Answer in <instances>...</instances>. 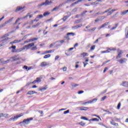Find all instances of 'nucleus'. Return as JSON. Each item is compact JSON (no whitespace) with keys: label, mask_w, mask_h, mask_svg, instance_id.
I'll use <instances>...</instances> for the list:
<instances>
[{"label":"nucleus","mask_w":128,"mask_h":128,"mask_svg":"<svg viewBox=\"0 0 128 128\" xmlns=\"http://www.w3.org/2000/svg\"><path fill=\"white\" fill-rule=\"evenodd\" d=\"M24 116V114H22L18 116H12L11 118H10V119H8V122H16V120H18V118H20L21 116Z\"/></svg>","instance_id":"1"},{"label":"nucleus","mask_w":128,"mask_h":128,"mask_svg":"<svg viewBox=\"0 0 128 128\" xmlns=\"http://www.w3.org/2000/svg\"><path fill=\"white\" fill-rule=\"evenodd\" d=\"M8 40H10V38H6L5 39L0 41V43H1L0 44V48H1V46H6V44H8Z\"/></svg>","instance_id":"2"},{"label":"nucleus","mask_w":128,"mask_h":128,"mask_svg":"<svg viewBox=\"0 0 128 128\" xmlns=\"http://www.w3.org/2000/svg\"><path fill=\"white\" fill-rule=\"evenodd\" d=\"M34 120L33 118H30L28 119H24L22 121V124H24V126H26V125L28 124H30V120Z\"/></svg>","instance_id":"3"},{"label":"nucleus","mask_w":128,"mask_h":128,"mask_svg":"<svg viewBox=\"0 0 128 128\" xmlns=\"http://www.w3.org/2000/svg\"><path fill=\"white\" fill-rule=\"evenodd\" d=\"M20 60V57H18V56L15 55L10 58L8 59V60H10V62H16V60Z\"/></svg>","instance_id":"4"},{"label":"nucleus","mask_w":128,"mask_h":128,"mask_svg":"<svg viewBox=\"0 0 128 128\" xmlns=\"http://www.w3.org/2000/svg\"><path fill=\"white\" fill-rule=\"evenodd\" d=\"M34 46V43L29 44L24 46V48H22V50H28L30 48H32V46Z\"/></svg>","instance_id":"5"},{"label":"nucleus","mask_w":128,"mask_h":128,"mask_svg":"<svg viewBox=\"0 0 128 128\" xmlns=\"http://www.w3.org/2000/svg\"><path fill=\"white\" fill-rule=\"evenodd\" d=\"M106 16H98L96 18V20H94L95 22H102V20H103L106 18Z\"/></svg>","instance_id":"6"},{"label":"nucleus","mask_w":128,"mask_h":128,"mask_svg":"<svg viewBox=\"0 0 128 128\" xmlns=\"http://www.w3.org/2000/svg\"><path fill=\"white\" fill-rule=\"evenodd\" d=\"M118 55L116 56V58H122V54H124V51L118 49Z\"/></svg>","instance_id":"7"},{"label":"nucleus","mask_w":128,"mask_h":128,"mask_svg":"<svg viewBox=\"0 0 128 128\" xmlns=\"http://www.w3.org/2000/svg\"><path fill=\"white\" fill-rule=\"evenodd\" d=\"M10 62V60H4V58H0V62L2 64H8V62Z\"/></svg>","instance_id":"8"},{"label":"nucleus","mask_w":128,"mask_h":128,"mask_svg":"<svg viewBox=\"0 0 128 128\" xmlns=\"http://www.w3.org/2000/svg\"><path fill=\"white\" fill-rule=\"evenodd\" d=\"M52 2H54V0H51L50 1H48V0H46L45 2V6H48L50 4H52Z\"/></svg>","instance_id":"9"},{"label":"nucleus","mask_w":128,"mask_h":128,"mask_svg":"<svg viewBox=\"0 0 128 128\" xmlns=\"http://www.w3.org/2000/svg\"><path fill=\"white\" fill-rule=\"evenodd\" d=\"M48 62H42L40 64V66H42V68H44V66H48Z\"/></svg>","instance_id":"10"},{"label":"nucleus","mask_w":128,"mask_h":128,"mask_svg":"<svg viewBox=\"0 0 128 128\" xmlns=\"http://www.w3.org/2000/svg\"><path fill=\"white\" fill-rule=\"evenodd\" d=\"M126 60H128L126 58H124L122 59L118 60V62H120V64H124V62H126Z\"/></svg>","instance_id":"11"},{"label":"nucleus","mask_w":128,"mask_h":128,"mask_svg":"<svg viewBox=\"0 0 128 128\" xmlns=\"http://www.w3.org/2000/svg\"><path fill=\"white\" fill-rule=\"evenodd\" d=\"M54 50H48L47 51H46L44 53L42 54H52V52H54Z\"/></svg>","instance_id":"12"},{"label":"nucleus","mask_w":128,"mask_h":128,"mask_svg":"<svg viewBox=\"0 0 128 128\" xmlns=\"http://www.w3.org/2000/svg\"><path fill=\"white\" fill-rule=\"evenodd\" d=\"M47 89H48V86L46 85L45 87H44L43 88H40L38 90L40 92H44V90H46Z\"/></svg>","instance_id":"13"},{"label":"nucleus","mask_w":128,"mask_h":128,"mask_svg":"<svg viewBox=\"0 0 128 128\" xmlns=\"http://www.w3.org/2000/svg\"><path fill=\"white\" fill-rule=\"evenodd\" d=\"M62 6V4H60L58 6L52 9V12H54V10H58V8H60Z\"/></svg>","instance_id":"14"},{"label":"nucleus","mask_w":128,"mask_h":128,"mask_svg":"<svg viewBox=\"0 0 128 128\" xmlns=\"http://www.w3.org/2000/svg\"><path fill=\"white\" fill-rule=\"evenodd\" d=\"M110 124L112 126H118V124L114 122V120H112V121L110 122Z\"/></svg>","instance_id":"15"},{"label":"nucleus","mask_w":128,"mask_h":128,"mask_svg":"<svg viewBox=\"0 0 128 128\" xmlns=\"http://www.w3.org/2000/svg\"><path fill=\"white\" fill-rule=\"evenodd\" d=\"M38 40V38H32L29 40H28V42H34V40Z\"/></svg>","instance_id":"16"},{"label":"nucleus","mask_w":128,"mask_h":128,"mask_svg":"<svg viewBox=\"0 0 128 128\" xmlns=\"http://www.w3.org/2000/svg\"><path fill=\"white\" fill-rule=\"evenodd\" d=\"M100 120L98 118H94L88 120V122H99Z\"/></svg>","instance_id":"17"},{"label":"nucleus","mask_w":128,"mask_h":128,"mask_svg":"<svg viewBox=\"0 0 128 128\" xmlns=\"http://www.w3.org/2000/svg\"><path fill=\"white\" fill-rule=\"evenodd\" d=\"M37 94L36 91H29L28 93L27 94H30V96H32V94Z\"/></svg>","instance_id":"18"},{"label":"nucleus","mask_w":128,"mask_h":128,"mask_svg":"<svg viewBox=\"0 0 128 128\" xmlns=\"http://www.w3.org/2000/svg\"><path fill=\"white\" fill-rule=\"evenodd\" d=\"M120 86H128V82H123Z\"/></svg>","instance_id":"19"},{"label":"nucleus","mask_w":128,"mask_h":128,"mask_svg":"<svg viewBox=\"0 0 128 128\" xmlns=\"http://www.w3.org/2000/svg\"><path fill=\"white\" fill-rule=\"evenodd\" d=\"M116 10H114V9H113L111 10H110L109 12L108 13V16H110V14H112L114 12H116Z\"/></svg>","instance_id":"20"},{"label":"nucleus","mask_w":128,"mask_h":128,"mask_svg":"<svg viewBox=\"0 0 128 128\" xmlns=\"http://www.w3.org/2000/svg\"><path fill=\"white\" fill-rule=\"evenodd\" d=\"M2 116H4V118H8V114H0Z\"/></svg>","instance_id":"21"},{"label":"nucleus","mask_w":128,"mask_h":128,"mask_svg":"<svg viewBox=\"0 0 128 128\" xmlns=\"http://www.w3.org/2000/svg\"><path fill=\"white\" fill-rule=\"evenodd\" d=\"M108 24H110V22H105L104 24L102 25L101 28H104L106 26H108Z\"/></svg>","instance_id":"22"},{"label":"nucleus","mask_w":128,"mask_h":128,"mask_svg":"<svg viewBox=\"0 0 128 128\" xmlns=\"http://www.w3.org/2000/svg\"><path fill=\"white\" fill-rule=\"evenodd\" d=\"M8 24H10L8 21H6L4 24H2L0 26V28H4V26H6V25Z\"/></svg>","instance_id":"23"},{"label":"nucleus","mask_w":128,"mask_h":128,"mask_svg":"<svg viewBox=\"0 0 128 128\" xmlns=\"http://www.w3.org/2000/svg\"><path fill=\"white\" fill-rule=\"evenodd\" d=\"M128 12V10H124L121 12V16H124V14H126Z\"/></svg>","instance_id":"24"},{"label":"nucleus","mask_w":128,"mask_h":128,"mask_svg":"<svg viewBox=\"0 0 128 128\" xmlns=\"http://www.w3.org/2000/svg\"><path fill=\"white\" fill-rule=\"evenodd\" d=\"M80 26H82V24H80L77 25V26H74L73 28H75V30H76V29L80 28Z\"/></svg>","instance_id":"25"},{"label":"nucleus","mask_w":128,"mask_h":128,"mask_svg":"<svg viewBox=\"0 0 128 128\" xmlns=\"http://www.w3.org/2000/svg\"><path fill=\"white\" fill-rule=\"evenodd\" d=\"M110 48H109L105 51H102L101 54H106L107 52H110Z\"/></svg>","instance_id":"26"},{"label":"nucleus","mask_w":128,"mask_h":128,"mask_svg":"<svg viewBox=\"0 0 128 128\" xmlns=\"http://www.w3.org/2000/svg\"><path fill=\"white\" fill-rule=\"evenodd\" d=\"M95 30H96V28H94L92 29H88L87 30V32H94Z\"/></svg>","instance_id":"27"},{"label":"nucleus","mask_w":128,"mask_h":128,"mask_svg":"<svg viewBox=\"0 0 128 128\" xmlns=\"http://www.w3.org/2000/svg\"><path fill=\"white\" fill-rule=\"evenodd\" d=\"M22 40H24V38H22L21 40H14L13 42H14V44H17V42H22Z\"/></svg>","instance_id":"28"},{"label":"nucleus","mask_w":128,"mask_h":128,"mask_svg":"<svg viewBox=\"0 0 128 128\" xmlns=\"http://www.w3.org/2000/svg\"><path fill=\"white\" fill-rule=\"evenodd\" d=\"M22 7H18L16 8V10H15L16 12H20V10H22Z\"/></svg>","instance_id":"29"},{"label":"nucleus","mask_w":128,"mask_h":128,"mask_svg":"<svg viewBox=\"0 0 128 128\" xmlns=\"http://www.w3.org/2000/svg\"><path fill=\"white\" fill-rule=\"evenodd\" d=\"M110 10H112V8H109L108 10H105L104 12H102V14H106V12H109Z\"/></svg>","instance_id":"30"},{"label":"nucleus","mask_w":128,"mask_h":128,"mask_svg":"<svg viewBox=\"0 0 128 128\" xmlns=\"http://www.w3.org/2000/svg\"><path fill=\"white\" fill-rule=\"evenodd\" d=\"M81 56H82L84 58V56H88V53H86V52H83L82 53Z\"/></svg>","instance_id":"31"},{"label":"nucleus","mask_w":128,"mask_h":128,"mask_svg":"<svg viewBox=\"0 0 128 128\" xmlns=\"http://www.w3.org/2000/svg\"><path fill=\"white\" fill-rule=\"evenodd\" d=\"M50 14V12H46L44 13L43 16H48Z\"/></svg>","instance_id":"32"},{"label":"nucleus","mask_w":128,"mask_h":128,"mask_svg":"<svg viewBox=\"0 0 128 128\" xmlns=\"http://www.w3.org/2000/svg\"><path fill=\"white\" fill-rule=\"evenodd\" d=\"M22 48H20L16 50V52H22Z\"/></svg>","instance_id":"33"},{"label":"nucleus","mask_w":128,"mask_h":128,"mask_svg":"<svg viewBox=\"0 0 128 128\" xmlns=\"http://www.w3.org/2000/svg\"><path fill=\"white\" fill-rule=\"evenodd\" d=\"M42 6H46L45 2H43V3L41 4H38V6L40 8V7Z\"/></svg>","instance_id":"34"},{"label":"nucleus","mask_w":128,"mask_h":128,"mask_svg":"<svg viewBox=\"0 0 128 128\" xmlns=\"http://www.w3.org/2000/svg\"><path fill=\"white\" fill-rule=\"evenodd\" d=\"M50 58V54L45 55L44 56V58Z\"/></svg>","instance_id":"35"},{"label":"nucleus","mask_w":128,"mask_h":128,"mask_svg":"<svg viewBox=\"0 0 128 128\" xmlns=\"http://www.w3.org/2000/svg\"><path fill=\"white\" fill-rule=\"evenodd\" d=\"M118 24H116L115 26L111 28V30H116V28H118Z\"/></svg>","instance_id":"36"},{"label":"nucleus","mask_w":128,"mask_h":128,"mask_svg":"<svg viewBox=\"0 0 128 128\" xmlns=\"http://www.w3.org/2000/svg\"><path fill=\"white\" fill-rule=\"evenodd\" d=\"M80 118L81 120H90L88 119V118H86V116H81Z\"/></svg>","instance_id":"37"},{"label":"nucleus","mask_w":128,"mask_h":128,"mask_svg":"<svg viewBox=\"0 0 128 128\" xmlns=\"http://www.w3.org/2000/svg\"><path fill=\"white\" fill-rule=\"evenodd\" d=\"M36 82L40 83V82H42V80H40V78H37L36 79Z\"/></svg>","instance_id":"38"},{"label":"nucleus","mask_w":128,"mask_h":128,"mask_svg":"<svg viewBox=\"0 0 128 128\" xmlns=\"http://www.w3.org/2000/svg\"><path fill=\"white\" fill-rule=\"evenodd\" d=\"M40 23L38 22L37 24H36V25H33L32 26V28H36V27L38 26H40Z\"/></svg>","instance_id":"39"},{"label":"nucleus","mask_w":128,"mask_h":128,"mask_svg":"<svg viewBox=\"0 0 128 128\" xmlns=\"http://www.w3.org/2000/svg\"><path fill=\"white\" fill-rule=\"evenodd\" d=\"M44 18V16L42 14L38 15L36 17V18Z\"/></svg>","instance_id":"40"},{"label":"nucleus","mask_w":128,"mask_h":128,"mask_svg":"<svg viewBox=\"0 0 128 128\" xmlns=\"http://www.w3.org/2000/svg\"><path fill=\"white\" fill-rule=\"evenodd\" d=\"M8 36V34H5L1 37V38H6L7 36Z\"/></svg>","instance_id":"41"},{"label":"nucleus","mask_w":128,"mask_h":128,"mask_svg":"<svg viewBox=\"0 0 128 128\" xmlns=\"http://www.w3.org/2000/svg\"><path fill=\"white\" fill-rule=\"evenodd\" d=\"M70 34H72V36H74V32L67 33V36H70Z\"/></svg>","instance_id":"42"},{"label":"nucleus","mask_w":128,"mask_h":128,"mask_svg":"<svg viewBox=\"0 0 128 128\" xmlns=\"http://www.w3.org/2000/svg\"><path fill=\"white\" fill-rule=\"evenodd\" d=\"M72 88H76V86H78V84H72Z\"/></svg>","instance_id":"43"},{"label":"nucleus","mask_w":128,"mask_h":128,"mask_svg":"<svg viewBox=\"0 0 128 128\" xmlns=\"http://www.w3.org/2000/svg\"><path fill=\"white\" fill-rule=\"evenodd\" d=\"M106 98H108L107 96H103V97L101 98V102H104V100H106Z\"/></svg>","instance_id":"44"},{"label":"nucleus","mask_w":128,"mask_h":128,"mask_svg":"<svg viewBox=\"0 0 128 128\" xmlns=\"http://www.w3.org/2000/svg\"><path fill=\"white\" fill-rule=\"evenodd\" d=\"M38 50V48L36 47V46H35L34 47H32L31 48V50Z\"/></svg>","instance_id":"45"},{"label":"nucleus","mask_w":128,"mask_h":128,"mask_svg":"<svg viewBox=\"0 0 128 128\" xmlns=\"http://www.w3.org/2000/svg\"><path fill=\"white\" fill-rule=\"evenodd\" d=\"M120 106H122V104L120 102H119L117 106V110H120Z\"/></svg>","instance_id":"46"},{"label":"nucleus","mask_w":128,"mask_h":128,"mask_svg":"<svg viewBox=\"0 0 128 128\" xmlns=\"http://www.w3.org/2000/svg\"><path fill=\"white\" fill-rule=\"evenodd\" d=\"M12 20H14V17H12V18H10V20H8V22H12Z\"/></svg>","instance_id":"47"},{"label":"nucleus","mask_w":128,"mask_h":128,"mask_svg":"<svg viewBox=\"0 0 128 128\" xmlns=\"http://www.w3.org/2000/svg\"><path fill=\"white\" fill-rule=\"evenodd\" d=\"M16 46H12L9 48H12V50H16Z\"/></svg>","instance_id":"48"},{"label":"nucleus","mask_w":128,"mask_h":128,"mask_svg":"<svg viewBox=\"0 0 128 128\" xmlns=\"http://www.w3.org/2000/svg\"><path fill=\"white\" fill-rule=\"evenodd\" d=\"M30 13H28L26 16H24L23 18H28V16H30Z\"/></svg>","instance_id":"49"},{"label":"nucleus","mask_w":128,"mask_h":128,"mask_svg":"<svg viewBox=\"0 0 128 128\" xmlns=\"http://www.w3.org/2000/svg\"><path fill=\"white\" fill-rule=\"evenodd\" d=\"M39 114H40V116H44V112L42 111H38Z\"/></svg>","instance_id":"50"},{"label":"nucleus","mask_w":128,"mask_h":128,"mask_svg":"<svg viewBox=\"0 0 128 128\" xmlns=\"http://www.w3.org/2000/svg\"><path fill=\"white\" fill-rule=\"evenodd\" d=\"M68 16H65L64 18H62V20H63L64 22H66V20L68 19Z\"/></svg>","instance_id":"51"},{"label":"nucleus","mask_w":128,"mask_h":128,"mask_svg":"<svg viewBox=\"0 0 128 128\" xmlns=\"http://www.w3.org/2000/svg\"><path fill=\"white\" fill-rule=\"evenodd\" d=\"M20 20V18H18L15 22V23L14 24H18V21Z\"/></svg>","instance_id":"52"},{"label":"nucleus","mask_w":128,"mask_h":128,"mask_svg":"<svg viewBox=\"0 0 128 128\" xmlns=\"http://www.w3.org/2000/svg\"><path fill=\"white\" fill-rule=\"evenodd\" d=\"M94 48H96V46H92L90 48V50H94Z\"/></svg>","instance_id":"53"},{"label":"nucleus","mask_w":128,"mask_h":128,"mask_svg":"<svg viewBox=\"0 0 128 128\" xmlns=\"http://www.w3.org/2000/svg\"><path fill=\"white\" fill-rule=\"evenodd\" d=\"M68 112H70V110H66V111H64V114H68Z\"/></svg>","instance_id":"54"},{"label":"nucleus","mask_w":128,"mask_h":128,"mask_svg":"<svg viewBox=\"0 0 128 128\" xmlns=\"http://www.w3.org/2000/svg\"><path fill=\"white\" fill-rule=\"evenodd\" d=\"M94 102L92 100H90L88 102H86V104H92Z\"/></svg>","instance_id":"55"},{"label":"nucleus","mask_w":128,"mask_h":128,"mask_svg":"<svg viewBox=\"0 0 128 128\" xmlns=\"http://www.w3.org/2000/svg\"><path fill=\"white\" fill-rule=\"evenodd\" d=\"M84 90H80L78 92V94H84Z\"/></svg>","instance_id":"56"},{"label":"nucleus","mask_w":128,"mask_h":128,"mask_svg":"<svg viewBox=\"0 0 128 128\" xmlns=\"http://www.w3.org/2000/svg\"><path fill=\"white\" fill-rule=\"evenodd\" d=\"M78 2H81L80 0H78V1L74 2V4H78Z\"/></svg>","instance_id":"57"},{"label":"nucleus","mask_w":128,"mask_h":128,"mask_svg":"<svg viewBox=\"0 0 128 128\" xmlns=\"http://www.w3.org/2000/svg\"><path fill=\"white\" fill-rule=\"evenodd\" d=\"M58 58H60V56H57L55 57V60H58Z\"/></svg>","instance_id":"58"},{"label":"nucleus","mask_w":128,"mask_h":128,"mask_svg":"<svg viewBox=\"0 0 128 128\" xmlns=\"http://www.w3.org/2000/svg\"><path fill=\"white\" fill-rule=\"evenodd\" d=\"M83 64H84V68H86V64H88V62H83Z\"/></svg>","instance_id":"59"},{"label":"nucleus","mask_w":128,"mask_h":128,"mask_svg":"<svg viewBox=\"0 0 128 128\" xmlns=\"http://www.w3.org/2000/svg\"><path fill=\"white\" fill-rule=\"evenodd\" d=\"M58 42H60V44H64V40H60V41H58Z\"/></svg>","instance_id":"60"},{"label":"nucleus","mask_w":128,"mask_h":128,"mask_svg":"<svg viewBox=\"0 0 128 128\" xmlns=\"http://www.w3.org/2000/svg\"><path fill=\"white\" fill-rule=\"evenodd\" d=\"M54 44H56V43L51 44L50 46V48H52V46H54Z\"/></svg>","instance_id":"61"},{"label":"nucleus","mask_w":128,"mask_h":128,"mask_svg":"<svg viewBox=\"0 0 128 128\" xmlns=\"http://www.w3.org/2000/svg\"><path fill=\"white\" fill-rule=\"evenodd\" d=\"M80 126H84L86 124L84 122H80Z\"/></svg>","instance_id":"62"},{"label":"nucleus","mask_w":128,"mask_h":128,"mask_svg":"<svg viewBox=\"0 0 128 128\" xmlns=\"http://www.w3.org/2000/svg\"><path fill=\"white\" fill-rule=\"evenodd\" d=\"M62 70H63V72H66L67 68L66 67H64L62 68Z\"/></svg>","instance_id":"63"},{"label":"nucleus","mask_w":128,"mask_h":128,"mask_svg":"<svg viewBox=\"0 0 128 128\" xmlns=\"http://www.w3.org/2000/svg\"><path fill=\"white\" fill-rule=\"evenodd\" d=\"M86 12H88V11L86 10L84 11L82 13V16H84V14H86Z\"/></svg>","instance_id":"64"}]
</instances>
